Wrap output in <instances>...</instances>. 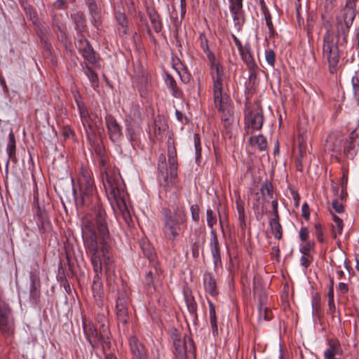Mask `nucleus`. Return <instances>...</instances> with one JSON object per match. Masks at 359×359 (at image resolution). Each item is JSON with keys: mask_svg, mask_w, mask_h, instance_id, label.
Returning <instances> with one entry per match:
<instances>
[{"mask_svg": "<svg viewBox=\"0 0 359 359\" xmlns=\"http://www.w3.org/2000/svg\"><path fill=\"white\" fill-rule=\"evenodd\" d=\"M88 222H86L83 229V245L87 256L90 258L95 276L92 290L97 305L102 304L103 285L101 282L102 265L106 267V273L111 271L113 258L111 255L110 234L105 226L100 224L101 238L95 236Z\"/></svg>", "mask_w": 359, "mask_h": 359, "instance_id": "f257e3e1", "label": "nucleus"}, {"mask_svg": "<svg viewBox=\"0 0 359 359\" xmlns=\"http://www.w3.org/2000/svg\"><path fill=\"white\" fill-rule=\"evenodd\" d=\"M80 198H76V204L77 206L90 205H93L90 212L86 214L81 219V232L83 239V229L86 222H88L90 229H92L95 236L101 238L100 224H103L107 231L109 233L108 229L107 216L102 204H100L97 196L95 194V188L94 181L91 177L90 172L82 168L81 170V177L79 180Z\"/></svg>", "mask_w": 359, "mask_h": 359, "instance_id": "f03ea898", "label": "nucleus"}, {"mask_svg": "<svg viewBox=\"0 0 359 359\" xmlns=\"http://www.w3.org/2000/svg\"><path fill=\"white\" fill-rule=\"evenodd\" d=\"M100 165L101 179L107 198L113 208L116 205L121 211H123L126 208L125 201L126 191L119 170L111 168L104 156H100Z\"/></svg>", "mask_w": 359, "mask_h": 359, "instance_id": "7ed1b4c3", "label": "nucleus"}, {"mask_svg": "<svg viewBox=\"0 0 359 359\" xmlns=\"http://www.w3.org/2000/svg\"><path fill=\"white\" fill-rule=\"evenodd\" d=\"M223 74L219 65L212 64V91L215 107L221 114V119L226 128L233 123L234 116L230 97L223 92Z\"/></svg>", "mask_w": 359, "mask_h": 359, "instance_id": "20e7f679", "label": "nucleus"}, {"mask_svg": "<svg viewBox=\"0 0 359 359\" xmlns=\"http://www.w3.org/2000/svg\"><path fill=\"white\" fill-rule=\"evenodd\" d=\"M172 209V210L167 209L164 211L162 232L166 239L175 242L182 233L183 225L187 218L182 206L175 205Z\"/></svg>", "mask_w": 359, "mask_h": 359, "instance_id": "39448f33", "label": "nucleus"}, {"mask_svg": "<svg viewBox=\"0 0 359 359\" xmlns=\"http://www.w3.org/2000/svg\"><path fill=\"white\" fill-rule=\"evenodd\" d=\"M323 55L327 60L330 73H335L339 62V51L337 43L334 42L333 36L329 31L323 36Z\"/></svg>", "mask_w": 359, "mask_h": 359, "instance_id": "423d86ee", "label": "nucleus"}, {"mask_svg": "<svg viewBox=\"0 0 359 359\" xmlns=\"http://www.w3.org/2000/svg\"><path fill=\"white\" fill-rule=\"evenodd\" d=\"M170 338L175 348V354L181 359H185L187 353L194 354L195 348L194 342L189 337H182L176 329L172 330Z\"/></svg>", "mask_w": 359, "mask_h": 359, "instance_id": "0eeeda50", "label": "nucleus"}, {"mask_svg": "<svg viewBox=\"0 0 359 359\" xmlns=\"http://www.w3.org/2000/svg\"><path fill=\"white\" fill-rule=\"evenodd\" d=\"M264 118L260 109H246L245 115V130L248 134H252L254 130H260L262 127Z\"/></svg>", "mask_w": 359, "mask_h": 359, "instance_id": "6e6552de", "label": "nucleus"}, {"mask_svg": "<svg viewBox=\"0 0 359 359\" xmlns=\"http://www.w3.org/2000/svg\"><path fill=\"white\" fill-rule=\"evenodd\" d=\"M0 331L5 337H12L15 332L11 310L4 304H0Z\"/></svg>", "mask_w": 359, "mask_h": 359, "instance_id": "1a4fd4ad", "label": "nucleus"}, {"mask_svg": "<svg viewBox=\"0 0 359 359\" xmlns=\"http://www.w3.org/2000/svg\"><path fill=\"white\" fill-rule=\"evenodd\" d=\"M129 299L125 292H120L116 299V313L118 323L126 325L129 318Z\"/></svg>", "mask_w": 359, "mask_h": 359, "instance_id": "9d476101", "label": "nucleus"}, {"mask_svg": "<svg viewBox=\"0 0 359 359\" xmlns=\"http://www.w3.org/2000/svg\"><path fill=\"white\" fill-rule=\"evenodd\" d=\"M229 11L233 19L234 28L240 32L245 23L243 0H229Z\"/></svg>", "mask_w": 359, "mask_h": 359, "instance_id": "9b49d317", "label": "nucleus"}, {"mask_svg": "<svg viewBox=\"0 0 359 359\" xmlns=\"http://www.w3.org/2000/svg\"><path fill=\"white\" fill-rule=\"evenodd\" d=\"M104 119L110 140L114 143H119L123 138L122 127L111 114H107Z\"/></svg>", "mask_w": 359, "mask_h": 359, "instance_id": "f8f14e48", "label": "nucleus"}, {"mask_svg": "<svg viewBox=\"0 0 359 359\" xmlns=\"http://www.w3.org/2000/svg\"><path fill=\"white\" fill-rule=\"evenodd\" d=\"M76 46L83 58L88 63L92 65H95L97 63V60L95 52L87 39H80L77 41Z\"/></svg>", "mask_w": 359, "mask_h": 359, "instance_id": "ddd939ff", "label": "nucleus"}, {"mask_svg": "<svg viewBox=\"0 0 359 359\" xmlns=\"http://www.w3.org/2000/svg\"><path fill=\"white\" fill-rule=\"evenodd\" d=\"M83 329L84 334L93 348L96 347L100 343H102V340L100 339V332L90 322L87 321L86 319H83Z\"/></svg>", "mask_w": 359, "mask_h": 359, "instance_id": "4468645a", "label": "nucleus"}, {"mask_svg": "<svg viewBox=\"0 0 359 359\" xmlns=\"http://www.w3.org/2000/svg\"><path fill=\"white\" fill-rule=\"evenodd\" d=\"M210 248L213 259L214 268L217 269L222 267V259L220 255V248L217 233L214 229L210 232Z\"/></svg>", "mask_w": 359, "mask_h": 359, "instance_id": "2eb2a0df", "label": "nucleus"}, {"mask_svg": "<svg viewBox=\"0 0 359 359\" xmlns=\"http://www.w3.org/2000/svg\"><path fill=\"white\" fill-rule=\"evenodd\" d=\"M359 147V130L355 129L350 135L344 148V153L348 158H353L356 155Z\"/></svg>", "mask_w": 359, "mask_h": 359, "instance_id": "dca6fc26", "label": "nucleus"}, {"mask_svg": "<svg viewBox=\"0 0 359 359\" xmlns=\"http://www.w3.org/2000/svg\"><path fill=\"white\" fill-rule=\"evenodd\" d=\"M97 321L100 324V339H101L102 340L103 348H109L110 346V332L109 330V321L104 315H98L97 317Z\"/></svg>", "mask_w": 359, "mask_h": 359, "instance_id": "f3484780", "label": "nucleus"}, {"mask_svg": "<svg viewBox=\"0 0 359 359\" xmlns=\"http://www.w3.org/2000/svg\"><path fill=\"white\" fill-rule=\"evenodd\" d=\"M355 16H351V14H344L337 18V36L348 35L349 29L353 24Z\"/></svg>", "mask_w": 359, "mask_h": 359, "instance_id": "a211bd4d", "label": "nucleus"}, {"mask_svg": "<svg viewBox=\"0 0 359 359\" xmlns=\"http://www.w3.org/2000/svg\"><path fill=\"white\" fill-rule=\"evenodd\" d=\"M168 164L169 170L170 175V182L172 179H175L177 177V152L173 145L168 143Z\"/></svg>", "mask_w": 359, "mask_h": 359, "instance_id": "6ab92c4d", "label": "nucleus"}, {"mask_svg": "<svg viewBox=\"0 0 359 359\" xmlns=\"http://www.w3.org/2000/svg\"><path fill=\"white\" fill-rule=\"evenodd\" d=\"M203 280L205 292L212 297L217 296L218 294V290L216 280L213 275L210 272H205L203 275Z\"/></svg>", "mask_w": 359, "mask_h": 359, "instance_id": "aec40b11", "label": "nucleus"}, {"mask_svg": "<svg viewBox=\"0 0 359 359\" xmlns=\"http://www.w3.org/2000/svg\"><path fill=\"white\" fill-rule=\"evenodd\" d=\"M265 294H260L259 297V320L269 321L272 318V312L271 309L265 305Z\"/></svg>", "mask_w": 359, "mask_h": 359, "instance_id": "412c9836", "label": "nucleus"}, {"mask_svg": "<svg viewBox=\"0 0 359 359\" xmlns=\"http://www.w3.org/2000/svg\"><path fill=\"white\" fill-rule=\"evenodd\" d=\"M147 15L151 21L155 32L159 33L162 30L163 25L160 15L154 8H147Z\"/></svg>", "mask_w": 359, "mask_h": 359, "instance_id": "4be33fe9", "label": "nucleus"}, {"mask_svg": "<svg viewBox=\"0 0 359 359\" xmlns=\"http://www.w3.org/2000/svg\"><path fill=\"white\" fill-rule=\"evenodd\" d=\"M236 210L238 212V219L239 222V226L242 229H245L246 227L245 222V213L244 208V201L241 199L239 194H238L236 199Z\"/></svg>", "mask_w": 359, "mask_h": 359, "instance_id": "5701e85b", "label": "nucleus"}, {"mask_svg": "<svg viewBox=\"0 0 359 359\" xmlns=\"http://www.w3.org/2000/svg\"><path fill=\"white\" fill-rule=\"evenodd\" d=\"M129 344L132 353L138 359H145L144 355V348L139 340L132 337L129 340Z\"/></svg>", "mask_w": 359, "mask_h": 359, "instance_id": "b1692460", "label": "nucleus"}, {"mask_svg": "<svg viewBox=\"0 0 359 359\" xmlns=\"http://www.w3.org/2000/svg\"><path fill=\"white\" fill-rule=\"evenodd\" d=\"M76 102H77V106H78V108L79 110V114H80L82 124L86 130L87 137L89 139L90 135L87 130L86 125H88V127L90 130H93V126L90 123H88L89 116H88V110L85 107V106L83 103H80L78 101Z\"/></svg>", "mask_w": 359, "mask_h": 359, "instance_id": "393cba45", "label": "nucleus"}, {"mask_svg": "<svg viewBox=\"0 0 359 359\" xmlns=\"http://www.w3.org/2000/svg\"><path fill=\"white\" fill-rule=\"evenodd\" d=\"M249 142L252 146L257 147L259 151H266L267 149V141L266 137L262 135L251 136Z\"/></svg>", "mask_w": 359, "mask_h": 359, "instance_id": "a878e982", "label": "nucleus"}, {"mask_svg": "<svg viewBox=\"0 0 359 359\" xmlns=\"http://www.w3.org/2000/svg\"><path fill=\"white\" fill-rule=\"evenodd\" d=\"M242 59L246 63L249 69L252 72H254L257 68V65L252 56L251 53L248 50V48H245L242 51H239Z\"/></svg>", "mask_w": 359, "mask_h": 359, "instance_id": "bb28decb", "label": "nucleus"}, {"mask_svg": "<svg viewBox=\"0 0 359 359\" xmlns=\"http://www.w3.org/2000/svg\"><path fill=\"white\" fill-rule=\"evenodd\" d=\"M165 82L175 97L180 98L182 96V93L177 88L176 81L171 75L166 74Z\"/></svg>", "mask_w": 359, "mask_h": 359, "instance_id": "cd10ccee", "label": "nucleus"}, {"mask_svg": "<svg viewBox=\"0 0 359 359\" xmlns=\"http://www.w3.org/2000/svg\"><path fill=\"white\" fill-rule=\"evenodd\" d=\"M6 152L8 160L13 159L15 156V136L11 130L8 135V141L6 147Z\"/></svg>", "mask_w": 359, "mask_h": 359, "instance_id": "c85d7f7f", "label": "nucleus"}, {"mask_svg": "<svg viewBox=\"0 0 359 359\" xmlns=\"http://www.w3.org/2000/svg\"><path fill=\"white\" fill-rule=\"evenodd\" d=\"M279 218H273L270 222V226L275 238L280 240L283 236L282 226L278 222Z\"/></svg>", "mask_w": 359, "mask_h": 359, "instance_id": "c756f323", "label": "nucleus"}, {"mask_svg": "<svg viewBox=\"0 0 359 359\" xmlns=\"http://www.w3.org/2000/svg\"><path fill=\"white\" fill-rule=\"evenodd\" d=\"M209 304V315H210V323L211 325L212 330L213 334L217 333V317L215 306L210 301H208Z\"/></svg>", "mask_w": 359, "mask_h": 359, "instance_id": "7c9ffc66", "label": "nucleus"}, {"mask_svg": "<svg viewBox=\"0 0 359 359\" xmlns=\"http://www.w3.org/2000/svg\"><path fill=\"white\" fill-rule=\"evenodd\" d=\"M85 74L88 78L92 86L95 88L98 86V76L97 74L88 66H86Z\"/></svg>", "mask_w": 359, "mask_h": 359, "instance_id": "2f4dec72", "label": "nucleus"}, {"mask_svg": "<svg viewBox=\"0 0 359 359\" xmlns=\"http://www.w3.org/2000/svg\"><path fill=\"white\" fill-rule=\"evenodd\" d=\"M253 200V208L257 211H262L264 208V196L262 195V193L256 192Z\"/></svg>", "mask_w": 359, "mask_h": 359, "instance_id": "473e14b6", "label": "nucleus"}, {"mask_svg": "<svg viewBox=\"0 0 359 359\" xmlns=\"http://www.w3.org/2000/svg\"><path fill=\"white\" fill-rule=\"evenodd\" d=\"M357 1L358 0H347L342 13L347 15L350 13L351 16H355V6Z\"/></svg>", "mask_w": 359, "mask_h": 359, "instance_id": "72a5a7b5", "label": "nucleus"}, {"mask_svg": "<svg viewBox=\"0 0 359 359\" xmlns=\"http://www.w3.org/2000/svg\"><path fill=\"white\" fill-rule=\"evenodd\" d=\"M201 47H202L203 51L205 53H207V55H208V58L210 59V60L211 61V71H212V64L213 63L217 64L219 65H220L218 62H216L215 61L214 55L209 50L208 41L205 39H204V41H203V39H201ZM219 67H221V66H219ZM220 69H221L222 72H223L222 67H220ZM211 74H212V72H211ZM222 74H223V72H222Z\"/></svg>", "mask_w": 359, "mask_h": 359, "instance_id": "f704fd0d", "label": "nucleus"}, {"mask_svg": "<svg viewBox=\"0 0 359 359\" xmlns=\"http://www.w3.org/2000/svg\"><path fill=\"white\" fill-rule=\"evenodd\" d=\"M217 213L219 216V224L221 228L222 229L224 224H228V214L225 207H222L219 205V207L217 208Z\"/></svg>", "mask_w": 359, "mask_h": 359, "instance_id": "c9c22d12", "label": "nucleus"}, {"mask_svg": "<svg viewBox=\"0 0 359 359\" xmlns=\"http://www.w3.org/2000/svg\"><path fill=\"white\" fill-rule=\"evenodd\" d=\"M165 157L164 156H161L159 157V163H158V169L160 170L161 176L163 177L165 184H163L164 186L167 187L169 186V182L168 180V176H165Z\"/></svg>", "mask_w": 359, "mask_h": 359, "instance_id": "e433bc0d", "label": "nucleus"}, {"mask_svg": "<svg viewBox=\"0 0 359 359\" xmlns=\"http://www.w3.org/2000/svg\"><path fill=\"white\" fill-rule=\"evenodd\" d=\"M207 224L209 227L213 229L214 225L217 223V217L211 209H208L206 211Z\"/></svg>", "mask_w": 359, "mask_h": 359, "instance_id": "4c0bfd02", "label": "nucleus"}, {"mask_svg": "<svg viewBox=\"0 0 359 359\" xmlns=\"http://www.w3.org/2000/svg\"><path fill=\"white\" fill-rule=\"evenodd\" d=\"M154 272L152 271L151 270H150L146 275L145 276V283L148 285H150L151 284H153V282H154V275H158V276H160V273H161V270L159 269H158L156 266H154Z\"/></svg>", "mask_w": 359, "mask_h": 359, "instance_id": "58836bf2", "label": "nucleus"}, {"mask_svg": "<svg viewBox=\"0 0 359 359\" xmlns=\"http://www.w3.org/2000/svg\"><path fill=\"white\" fill-rule=\"evenodd\" d=\"M265 59L267 63L272 67H274L276 62L275 53L271 49L266 50L265 51Z\"/></svg>", "mask_w": 359, "mask_h": 359, "instance_id": "ea45409f", "label": "nucleus"}, {"mask_svg": "<svg viewBox=\"0 0 359 359\" xmlns=\"http://www.w3.org/2000/svg\"><path fill=\"white\" fill-rule=\"evenodd\" d=\"M335 226H332V236L336 238L337 235L341 234L344 227V222L342 219L337 221Z\"/></svg>", "mask_w": 359, "mask_h": 359, "instance_id": "a19ab883", "label": "nucleus"}, {"mask_svg": "<svg viewBox=\"0 0 359 359\" xmlns=\"http://www.w3.org/2000/svg\"><path fill=\"white\" fill-rule=\"evenodd\" d=\"M353 95L355 100L359 102V80L356 76H353L351 79Z\"/></svg>", "mask_w": 359, "mask_h": 359, "instance_id": "79ce46f5", "label": "nucleus"}, {"mask_svg": "<svg viewBox=\"0 0 359 359\" xmlns=\"http://www.w3.org/2000/svg\"><path fill=\"white\" fill-rule=\"evenodd\" d=\"M194 142L195 147V154L196 159L201 157V141L200 137L198 134H194Z\"/></svg>", "mask_w": 359, "mask_h": 359, "instance_id": "37998d69", "label": "nucleus"}, {"mask_svg": "<svg viewBox=\"0 0 359 359\" xmlns=\"http://www.w3.org/2000/svg\"><path fill=\"white\" fill-rule=\"evenodd\" d=\"M186 302H187V306L189 312L191 315L196 316V310H197L196 303L194 302L193 298H187Z\"/></svg>", "mask_w": 359, "mask_h": 359, "instance_id": "c03bdc74", "label": "nucleus"}, {"mask_svg": "<svg viewBox=\"0 0 359 359\" xmlns=\"http://www.w3.org/2000/svg\"><path fill=\"white\" fill-rule=\"evenodd\" d=\"M336 351V346L334 344H330V347L324 353L325 359H339L334 357Z\"/></svg>", "mask_w": 359, "mask_h": 359, "instance_id": "a18cd8bd", "label": "nucleus"}, {"mask_svg": "<svg viewBox=\"0 0 359 359\" xmlns=\"http://www.w3.org/2000/svg\"><path fill=\"white\" fill-rule=\"evenodd\" d=\"M312 260L313 258L310 255H306L304 253V255H302L300 258V264L303 267L307 269L311 263Z\"/></svg>", "mask_w": 359, "mask_h": 359, "instance_id": "49530a36", "label": "nucleus"}, {"mask_svg": "<svg viewBox=\"0 0 359 359\" xmlns=\"http://www.w3.org/2000/svg\"><path fill=\"white\" fill-rule=\"evenodd\" d=\"M262 195L264 196L265 192L269 196H272V184L271 183L269 182H265L264 184L262 185V187L260 189Z\"/></svg>", "mask_w": 359, "mask_h": 359, "instance_id": "de8ad7c7", "label": "nucleus"}, {"mask_svg": "<svg viewBox=\"0 0 359 359\" xmlns=\"http://www.w3.org/2000/svg\"><path fill=\"white\" fill-rule=\"evenodd\" d=\"M142 251L144 255L149 259L150 262H154L155 255L153 254L151 249L149 245L142 246Z\"/></svg>", "mask_w": 359, "mask_h": 359, "instance_id": "09e8293b", "label": "nucleus"}, {"mask_svg": "<svg viewBox=\"0 0 359 359\" xmlns=\"http://www.w3.org/2000/svg\"><path fill=\"white\" fill-rule=\"evenodd\" d=\"M315 229H316V235L318 241L320 243H323L324 241L323 238V227L320 224H315Z\"/></svg>", "mask_w": 359, "mask_h": 359, "instance_id": "8fccbe9b", "label": "nucleus"}, {"mask_svg": "<svg viewBox=\"0 0 359 359\" xmlns=\"http://www.w3.org/2000/svg\"><path fill=\"white\" fill-rule=\"evenodd\" d=\"M29 292L31 297L33 299H36L39 297V293L36 290V283L34 278L32 279V284L29 287Z\"/></svg>", "mask_w": 359, "mask_h": 359, "instance_id": "3c124183", "label": "nucleus"}, {"mask_svg": "<svg viewBox=\"0 0 359 359\" xmlns=\"http://www.w3.org/2000/svg\"><path fill=\"white\" fill-rule=\"evenodd\" d=\"M192 219L197 222L199 220V207L194 204L190 208Z\"/></svg>", "mask_w": 359, "mask_h": 359, "instance_id": "603ef678", "label": "nucleus"}, {"mask_svg": "<svg viewBox=\"0 0 359 359\" xmlns=\"http://www.w3.org/2000/svg\"><path fill=\"white\" fill-rule=\"evenodd\" d=\"M332 207L337 213H342L344 211V207L342 203H339L337 199L332 202Z\"/></svg>", "mask_w": 359, "mask_h": 359, "instance_id": "864d4df0", "label": "nucleus"}, {"mask_svg": "<svg viewBox=\"0 0 359 359\" xmlns=\"http://www.w3.org/2000/svg\"><path fill=\"white\" fill-rule=\"evenodd\" d=\"M53 6L59 10H63L67 8L65 0H56L53 4Z\"/></svg>", "mask_w": 359, "mask_h": 359, "instance_id": "5fc2aeb1", "label": "nucleus"}, {"mask_svg": "<svg viewBox=\"0 0 359 359\" xmlns=\"http://www.w3.org/2000/svg\"><path fill=\"white\" fill-rule=\"evenodd\" d=\"M309 229L306 227H302L299 231V238L303 242H305L309 237Z\"/></svg>", "mask_w": 359, "mask_h": 359, "instance_id": "6e6d98bb", "label": "nucleus"}, {"mask_svg": "<svg viewBox=\"0 0 359 359\" xmlns=\"http://www.w3.org/2000/svg\"><path fill=\"white\" fill-rule=\"evenodd\" d=\"M302 217L308 220L309 219V207L306 203L302 206Z\"/></svg>", "mask_w": 359, "mask_h": 359, "instance_id": "4d7b16f0", "label": "nucleus"}, {"mask_svg": "<svg viewBox=\"0 0 359 359\" xmlns=\"http://www.w3.org/2000/svg\"><path fill=\"white\" fill-rule=\"evenodd\" d=\"M312 248H313L312 243H306L305 245H302L300 248V252L302 253V255H304V253H305L306 255H310L309 252Z\"/></svg>", "mask_w": 359, "mask_h": 359, "instance_id": "13d9d810", "label": "nucleus"}, {"mask_svg": "<svg viewBox=\"0 0 359 359\" xmlns=\"http://www.w3.org/2000/svg\"><path fill=\"white\" fill-rule=\"evenodd\" d=\"M134 135H135L134 130L133 128L127 127V129H126V137H127V138H128V140L129 141L133 142L135 140V137Z\"/></svg>", "mask_w": 359, "mask_h": 359, "instance_id": "bf43d9fd", "label": "nucleus"}, {"mask_svg": "<svg viewBox=\"0 0 359 359\" xmlns=\"http://www.w3.org/2000/svg\"><path fill=\"white\" fill-rule=\"evenodd\" d=\"M199 248H200L199 243L198 242H195L193 244L192 248H191L192 255H193L194 257H198V255H199Z\"/></svg>", "mask_w": 359, "mask_h": 359, "instance_id": "052dcab7", "label": "nucleus"}, {"mask_svg": "<svg viewBox=\"0 0 359 359\" xmlns=\"http://www.w3.org/2000/svg\"><path fill=\"white\" fill-rule=\"evenodd\" d=\"M271 205L273 209V214L274 215V218H279L278 212V201L274 199L271 201Z\"/></svg>", "mask_w": 359, "mask_h": 359, "instance_id": "680f3d73", "label": "nucleus"}, {"mask_svg": "<svg viewBox=\"0 0 359 359\" xmlns=\"http://www.w3.org/2000/svg\"><path fill=\"white\" fill-rule=\"evenodd\" d=\"M338 290L341 294H346L348 291V286L346 283H339L338 285Z\"/></svg>", "mask_w": 359, "mask_h": 359, "instance_id": "e2e57ef3", "label": "nucleus"}, {"mask_svg": "<svg viewBox=\"0 0 359 359\" xmlns=\"http://www.w3.org/2000/svg\"><path fill=\"white\" fill-rule=\"evenodd\" d=\"M337 0H324L325 7L327 10L332 9L336 5Z\"/></svg>", "mask_w": 359, "mask_h": 359, "instance_id": "0e129e2a", "label": "nucleus"}, {"mask_svg": "<svg viewBox=\"0 0 359 359\" xmlns=\"http://www.w3.org/2000/svg\"><path fill=\"white\" fill-rule=\"evenodd\" d=\"M291 195H292V198H293V200L294 201L295 205L298 206L299 203V200H300V196H299V194L295 190L292 189L291 190Z\"/></svg>", "mask_w": 359, "mask_h": 359, "instance_id": "69168bd1", "label": "nucleus"}, {"mask_svg": "<svg viewBox=\"0 0 359 359\" xmlns=\"http://www.w3.org/2000/svg\"><path fill=\"white\" fill-rule=\"evenodd\" d=\"M116 20L119 25L124 27L126 24V19L123 14L119 13L116 15Z\"/></svg>", "mask_w": 359, "mask_h": 359, "instance_id": "338daca9", "label": "nucleus"}, {"mask_svg": "<svg viewBox=\"0 0 359 359\" xmlns=\"http://www.w3.org/2000/svg\"><path fill=\"white\" fill-rule=\"evenodd\" d=\"M232 38H233V40L236 46H237V48L238 49V51H242L243 49H244L245 48H243L241 41L234 34H232Z\"/></svg>", "mask_w": 359, "mask_h": 359, "instance_id": "774afa93", "label": "nucleus"}]
</instances>
